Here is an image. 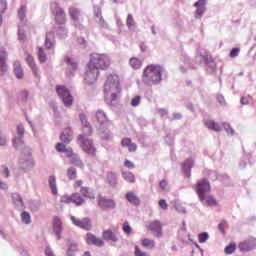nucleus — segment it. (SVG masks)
I'll list each match as a JSON object with an SVG mask.
<instances>
[{"label": "nucleus", "mask_w": 256, "mask_h": 256, "mask_svg": "<svg viewBox=\"0 0 256 256\" xmlns=\"http://www.w3.org/2000/svg\"><path fill=\"white\" fill-rule=\"evenodd\" d=\"M109 67H111V57H109V55L98 53L92 54L85 74L86 83H88V85L95 83L97 77H99V69L107 71Z\"/></svg>", "instance_id": "f257e3e1"}, {"label": "nucleus", "mask_w": 256, "mask_h": 256, "mask_svg": "<svg viewBox=\"0 0 256 256\" xmlns=\"http://www.w3.org/2000/svg\"><path fill=\"white\" fill-rule=\"evenodd\" d=\"M104 95L107 101L113 103L115 99L121 95V79L117 74H110L107 76L104 84Z\"/></svg>", "instance_id": "f03ea898"}, {"label": "nucleus", "mask_w": 256, "mask_h": 256, "mask_svg": "<svg viewBox=\"0 0 256 256\" xmlns=\"http://www.w3.org/2000/svg\"><path fill=\"white\" fill-rule=\"evenodd\" d=\"M161 66L148 65L142 75V81L145 85H151L152 83H159L161 81Z\"/></svg>", "instance_id": "7ed1b4c3"}, {"label": "nucleus", "mask_w": 256, "mask_h": 256, "mask_svg": "<svg viewBox=\"0 0 256 256\" xmlns=\"http://www.w3.org/2000/svg\"><path fill=\"white\" fill-rule=\"evenodd\" d=\"M94 120L99 124L102 139H111V130H109V118H107V114L98 110L94 115Z\"/></svg>", "instance_id": "20e7f679"}, {"label": "nucleus", "mask_w": 256, "mask_h": 256, "mask_svg": "<svg viewBox=\"0 0 256 256\" xmlns=\"http://www.w3.org/2000/svg\"><path fill=\"white\" fill-rule=\"evenodd\" d=\"M90 135L80 134L78 141L81 144V148L84 153H87L89 157H97V148L93 145V140L87 138Z\"/></svg>", "instance_id": "39448f33"}, {"label": "nucleus", "mask_w": 256, "mask_h": 256, "mask_svg": "<svg viewBox=\"0 0 256 256\" xmlns=\"http://www.w3.org/2000/svg\"><path fill=\"white\" fill-rule=\"evenodd\" d=\"M50 11L54 17L56 25H65L67 23V14L65 9H63L57 2L50 4Z\"/></svg>", "instance_id": "423d86ee"}, {"label": "nucleus", "mask_w": 256, "mask_h": 256, "mask_svg": "<svg viewBox=\"0 0 256 256\" xmlns=\"http://www.w3.org/2000/svg\"><path fill=\"white\" fill-rule=\"evenodd\" d=\"M56 93L62 100L65 107H71L73 105V96L71 95V91L67 89V87L63 85H57L56 86Z\"/></svg>", "instance_id": "0eeeda50"}, {"label": "nucleus", "mask_w": 256, "mask_h": 256, "mask_svg": "<svg viewBox=\"0 0 256 256\" xmlns=\"http://www.w3.org/2000/svg\"><path fill=\"white\" fill-rule=\"evenodd\" d=\"M60 203L62 205H69V203H73L76 207H81V205H85V200L80 193H73L72 195H64L60 199Z\"/></svg>", "instance_id": "6e6552de"}, {"label": "nucleus", "mask_w": 256, "mask_h": 256, "mask_svg": "<svg viewBox=\"0 0 256 256\" xmlns=\"http://www.w3.org/2000/svg\"><path fill=\"white\" fill-rule=\"evenodd\" d=\"M195 191L199 199H203L207 193H211V184L209 183V180H199L195 185Z\"/></svg>", "instance_id": "1a4fd4ad"}, {"label": "nucleus", "mask_w": 256, "mask_h": 256, "mask_svg": "<svg viewBox=\"0 0 256 256\" xmlns=\"http://www.w3.org/2000/svg\"><path fill=\"white\" fill-rule=\"evenodd\" d=\"M71 221L76 227H80V229H84L85 231H91L93 229V225L91 224V219L89 218H76L75 216H71Z\"/></svg>", "instance_id": "9d476101"}, {"label": "nucleus", "mask_w": 256, "mask_h": 256, "mask_svg": "<svg viewBox=\"0 0 256 256\" xmlns=\"http://www.w3.org/2000/svg\"><path fill=\"white\" fill-rule=\"evenodd\" d=\"M256 246V238H248L238 244V249L242 253H247L249 251H253V248Z\"/></svg>", "instance_id": "9b49d317"}, {"label": "nucleus", "mask_w": 256, "mask_h": 256, "mask_svg": "<svg viewBox=\"0 0 256 256\" xmlns=\"http://www.w3.org/2000/svg\"><path fill=\"white\" fill-rule=\"evenodd\" d=\"M98 205L103 211H109V209H115V201L105 196H98Z\"/></svg>", "instance_id": "f8f14e48"}, {"label": "nucleus", "mask_w": 256, "mask_h": 256, "mask_svg": "<svg viewBox=\"0 0 256 256\" xmlns=\"http://www.w3.org/2000/svg\"><path fill=\"white\" fill-rule=\"evenodd\" d=\"M86 243H88V245H95V247H103L105 245V241H103V239L98 238L92 233L86 234Z\"/></svg>", "instance_id": "ddd939ff"}, {"label": "nucleus", "mask_w": 256, "mask_h": 256, "mask_svg": "<svg viewBox=\"0 0 256 256\" xmlns=\"http://www.w3.org/2000/svg\"><path fill=\"white\" fill-rule=\"evenodd\" d=\"M26 63L30 67L34 77H39V67L35 62V58L31 54H27L26 56Z\"/></svg>", "instance_id": "4468645a"}, {"label": "nucleus", "mask_w": 256, "mask_h": 256, "mask_svg": "<svg viewBox=\"0 0 256 256\" xmlns=\"http://www.w3.org/2000/svg\"><path fill=\"white\" fill-rule=\"evenodd\" d=\"M7 71V51L4 47H0V75Z\"/></svg>", "instance_id": "2eb2a0df"}, {"label": "nucleus", "mask_w": 256, "mask_h": 256, "mask_svg": "<svg viewBox=\"0 0 256 256\" xmlns=\"http://www.w3.org/2000/svg\"><path fill=\"white\" fill-rule=\"evenodd\" d=\"M147 229L152 231V233H156V237H161V235H162L163 227L161 225V222L158 220H154V221L150 222L147 225Z\"/></svg>", "instance_id": "dca6fc26"}, {"label": "nucleus", "mask_w": 256, "mask_h": 256, "mask_svg": "<svg viewBox=\"0 0 256 256\" xmlns=\"http://www.w3.org/2000/svg\"><path fill=\"white\" fill-rule=\"evenodd\" d=\"M203 205L206 207H217L219 205V201H217V198L213 195H205L203 196V199H199Z\"/></svg>", "instance_id": "f3484780"}, {"label": "nucleus", "mask_w": 256, "mask_h": 256, "mask_svg": "<svg viewBox=\"0 0 256 256\" xmlns=\"http://www.w3.org/2000/svg\"><path fill=\"white\" fill-rule=\"evenodd\" d=\"M60 141L65 143V145H69L73 141V130L71 128H65L60 135Z\"/></svg>", "instance_id": "a211bd4d"}, {"label": "nucleus", "mask_w": 256, "mask_h": 256, "mask_svg": "<svg viewBox=\"0 0 256 256\" xmlns=\"http://www.w3.org/2000/svg\"><path fill=\"white\" fill-rule=\"evenodd\" d=\"M80 121L83 125V135H92L93 128L91 127V124L87 121V115L80 114Z\"/></svg>", "instance_id": "6ab92c4d"}, {"label": "nucleus", "mask_w": 256, "mask_h": 256, "mask_svg": "<svg viewBox=\"0 0 256 256\" xmlns=\"http://www.w3.org/2000/svg\"><path fill=\"white\" fill-rule=\"evenodd\" d=\"M206 3L207 0H199L194 4V7H197V10L195 12L196 19H201L203 17V14L205 13Z\"/></svg>", "instance_id": "aec40b11"}, {"label": "nucleus", "mask_w": 256, "mask_h": 256, "mask_svg": "<svg viewBox=\"0 0 256 256\" xmlns=\"http://www.w3.org/2000/svg\"><path fill=\"white\" fill-rule=\"evenodd\" d=\"M102 238L104 241H111L112 243H117V241H119L117 234H115L111 229L104 230L102 232Z\"/></svg>", "instance_id": "412c9836"}, {"label": "nucleus", "mask_w": 256, "mask_h": 256, "mask_svg": "<svg viewBox=\"0 0 256 256\" xmlns=\"http://www.w3.org/2000/svg\"><path fill=\"white\" fill-rule=\"evenodd\" d=\"M121 145L122 147H127L129 153H135V151H137V144L133 143L131 138H123Z\"/></svg>", "instance_id": "4be33fe9"}, {"label": "nucleus", "mask_w": 256, "mask_h": 256, "mask_svg": "<svg viewBox=\"0 0 256 256\" xmlns=\"http://www.w3.org/2000/svg\"><path fill=\"white\" fill-rule=\"evenodd\" d=\"M53 229L58 239H61V231L63 230V223L61 222V219L57 217L53 219Z\"/></svg>", "instance_id": "5701e85b"}, {"label": "nucleus", "mask_w": 256, "mask_h": 256, "mask_svg": "<svg viewBox=\"0 0 256 256\" xmlns=\"http://www.w3.org/2000/svg\"><path fill=\"white\" fill-rule=\"evenodd\" d=\"M126 199L131 203V205H134L135 207L141 205V199H139V196L133 192L126 193Z\"/></svg>", "instance_id": "b1692460"}, {"label": "nucleus", "mask_w": 256, "mask_h": 256, "mask_svg": "<svg viewBox=\"0 0 256 256\" xmlns=\"http://www.w3.org/2000/svg\"><path fill=\"white\" fill-rule=\"evenodd\" d=\"M80 193L82 197H85L86 199H95V191L92 188L87 186L81 187Z\"/></svg>", "instance_id": "393cba45"}, {"label": "nucleus", "mask_w": 256, "mask_h": 256, "mask_svg": "<svg viewBox=\"0 0 256 256\" xmlns=\"http://www.w3.org/2000/svg\"><path fill=\"white\" fill-rule=\"evenodd\" d=\"M129 65L134 71H137L143 67V61L138 57H132L129 59Z\"/></svg>", "instance_id": "a878e982"}, {"label": "nucleus", "mask_w": 256, "mask_h": 256, "mask_svg": "<svg viewBox=\"0 0 256 256\" xmlns=\"http://www.w3.org/2000/svg\"><path fill=\"white\" fill-rule=\"evenodd\" d=\"M204 125L205 127H207V129H210L211 131H216V132L221 131V125H219V123L213 120H205Z\"/></svg>", "instance_id": "bb28decb"}, {"label": "nucleus", "mask_w": 256, "mask_h": 256, "mask_svg": "<svg viewBox=\"0 0 256 256\" xmlns=\"http://www.w3.org/2000/svg\"><path fill=\"white\" fill-rule=\"evenodd\" d=\"M68 13H69L70 19H72V21H79V17H81V10H79L76 7L71 6L68 9Z\"/></svg>", "instance_id": "cd10ccee"}, {"label": "nucleus", "mask_w": 256, "mask_h": 256, "mask_svg": "<svg viewBox=\"0 0 256 256\" xmlns=\"http://www.w3.org/2000/svg\"><path fill=\"white\" fill-rule=\"evenodd\" d=\"M14 73L17 79H23L24 73H23V67H21V62L19 61L14 62Z\"/></svg>", "instance_id": "c85d7f7f"}, {"label": "nucleus", "mask_w": 256, "mask_h": 256, "mask_svg": "<svg viewBox=\"0 0 256 256\" xmlns=\"http://www.w3.org/2000/svg\"><path fill=\"white\" fill-rule=\"evenodd\" d=\"M48 183L53 195H57V178H55V176H50Z\"/></svg>", "instance_id": "c756f323"}, {"label": "nucleus", "mask_w": 256, "mask_h": 256, "mask_svg": "<svg viewBox=\"0 0 256 256\" xmlns=\"http://www.w3.org/2000/svg\"><path fill=\"white\" fill-rule=\"evenodd\" d=\"M106 179H107L108 183L110 185H112L113 187H115L117 185V174H115L114 172H108Z\"/></svg>", "instance_id": "7c9ffc66"}, {"label": "nucleus", "mask_w": 256, "mask_h": 256, "mask_svg": "<svg viewBox=\"0 0 256 256\" xmlns=\"http://www.w3.org/2000/svg\"><path fill=\"white\" fill-rule=\"evenodd\" d=\"M25 17H27V5H21L18 8V18L20 21H25Z\"/></svg>", "instance_id": "2f4dec72"}, {"label": "nucleus", "mask_w": 256, "mask_h": 256, "mask_svg": "<svg viewBox=\"0 0 256 256\" xmlns=\"http://www.w3.org/2000/svg\"><path fill=\"white\" fill-rule=\"evenodd\" d=\"M237 250V244L235 242H231L228 246L224 248V253L226 255H233Z\"/></svg>", "instance_id": "473e14b6"}, {"label": "nucleus", "mask_w": 256, "mask_h": 256, "mask_svg": "<svg viewBox=\"0 0 256 256\" xmlns=\"http://www.w3.org/2000/svg\"><path fill=\"white\" fill-rule=\"evenodd\" d=\"M71 165H75L76 167H80V169H83L85 165L83 164V161H81V158H79L77 155H74L70 158Z\"/></svg>", "instance_id": "72a5a7b5"}, {"label": "nucleus", "mask_w": 256, "mask_h": 256, "mask_svg": "<svg viewBox=\"0 0 256 256\" xmlns=\"http://www.w3.org/2000/svg\"><path fill=\"white\" fill-rule=\"evenodd\" d=\"M122 177L127 183H135V174L133 172H122Z\"/></svg>", "instance_id": "f704fd0d"}, {"label": "nucleus", "mask_w": 256, "mask_h": 256, "mask_svg": "<svg viewBox=\"0 0 256 256\" xmlns=\"http://www.w3.org/2000/svg\"><path fill=\"white\" fill-rule=\"evenodd\" d=\"M37 55L40 63H45V61H47V55L45 54V49H43V47H38Z\"/></svg>", "instance_id": "c9c22d12"}, {"label": "nucleus", "mask_w": 256, "mask_h": 256, "mask_svg": "<svg viewBox=\"0 0 256 256\" xmlns=\"http://www.w3.org/2000/svg\"><path fill=\"white\" fill-rule=\"evenodd\" d=\"M142 247H146L147 249H154L155 240L144 238L142 239Z\"/></svg>", "instance_id": "e433bc0d"}, {"label": "nucleus", "mask_w": 256, "mask_h": 256, "mask_svg": "<svg viewBox=\"0 0 256 256\" xmlns=\"http://www.w3.org/2000/svg\"><path fill=\"white\" fill-rule=\"evenodd\" d=\"M67 177L70 179V181L77 179V169H75V167L68 168Z\"/></svg>", "instance_id": "4c0bfd02"}, {"label": "nucleus", "mask_w": 256, "mask_h": 256, "mask_svg": "<svg viewBox=\"0 0 256 256\" xmlns=\"http://www.w3.org/2000/svg\"><path fill=\"white\" fill-rule=\"evenodd\" d=\"M65 63H67L68 67H71V69H73V71H75V69H77V62H75V60L69 56H66L64 58Z\"/></svg>", "instance_id": "58836bf2"}, {"label": "nucleus", "mask_w": 256, "mask_h": 256, "mask_svg": "<svg viewBox=\"0 0 256 256\" xmlns=\"http://www.w3.org/2000/svg\"><path fill=\"white\" fill-rule=\"evenodd\" d=\"M12 200L15 205H19L20 207H23V198L18 193L12 194Z\"/></svg>", "instance_id": "ea45409f"}, {"label": "nucleus", "mask_w": 256, "mask_h": 256, "mask_svg": "<svg viewBox=\"0 0 256 256\" xmlns=\"http://www.w3.org/2000/svg\"><path fill=\"white\" fill-rule=\"evenodd\" d=\"M122 231L125 235H131V233H133V227L126 221L122 225Z\"/></svg>", "instance_id": "a19ab883"}, {"label": "nucleus", "mask_w": 256, "mask_h": 256, "mask_svg": "<svg viewBox=\"0 0 256 256\" xmlns=\"http://www.w3.org/2000/svg\"><path fill=\"white\" fill-rule=\"evenodd\" d=\"M195 165V162L192 158H188L185 163L182 164L183 169H193V166Z\"/></svg>", "instance_id": "79ce46f5"}, {"label": "nucleus", "mask_w": 256, "mask_h": 256, "mask_svg": "<svg viewBox=\"0 0 256 256\" xmlns=\"http://www.w3.org/2000/svg\"><path fill=\"white\" fill-rule=\"evenodd\" d=\"M17 135H19L20 137L19 142L23 143L22 139H23V136L25 135V127H23L21 124L17 126Z\"/></svg>", "instance_id": "37998d69"}, {"label": "nucleus", "mask_w": 256, "mask_h": 256, "mask_svg": "<svg viewBox=\"0 0 256 256\" xmlns=\"http://www.w3.org/2000/svg\"><path fill=\"white\" fill-rule=\"evenodd\" d=\"M126 25L129 29H133V27H135V20L133 19V15L128 14Z\"/></svg>", "instance_id": "c03bdc74"}, {"label": "nucleus", "mask_w": 256, "mask_h": 256, "mask_svg": "<svg viewBox=\"0 0 256 256\" xmlns=\"http://www.w3.org/2000/svg\"><path fill=\"white\" fill-rule=\"evenodd\" d=\"M21 219L26 225H29V223H31V215L28 212H23L21 214Z\"/></svg>", "instance_id": "a18cd8bd"}, {"label": "nucleus", "mask_w": 256, "mask_h": 256, "mask_svg": "<svg viewBox=\"0 0 256 256\" xmlns=\"http://www.w3.org/2000/svg\"><path fill=\"white\" fill-rule=\"evenodd\" d=\"M55 149L58 153H64V151L67 149V146L64 142H59L55 145Z\"/></svg>", "instance_id": "49530a36"}, {"label": "nucleus", "mask_w": 256, "mask_h": 256, "mask_svg": "<svg viewBox=\"0 0 256 256\" xmlns=\"http://www.w3.org/2000/svg\"><path fill=\"white\" fill-rule=\"evenodd\" d=\"M208 239H209V234L207 232L200 233L198 235L199 243H206Z\"/></svg>", "instance_id": "de8ad7c7"}, {"label": "nucleus", "mask_w": 256, "mask_h": 256, "mask_svg": "<svg viewBox=\"0 0 256 256\" xmlns=\"http://www.w3.org/2000/svg\"><path fill=\"white\" fill-rule=\"evenodd\" d=\"M141 105V96H134L131 99V106L132 107H139Z\"/></svg>", "instance_id": "09e8293b"}, {"label": "nucleus", "mask_w": 256, "mask_h": 256, "mask_svg": "<svg viewBox=\"0 0 256 256\" xmlns=\"http://www.w3.org/2000/svg\"><path fill=\"white\" fill-rule=\"evenodd\" d=\"M222 127L225 129L226 133H228L229 135L235 134V130H233V128H231V125H229L227 123H223Z\"/></svg>", "instance_id": "8fccbe9b"}, {"label": "nucleus", "mask_w": 256, "mask_h": 256, "mask_svg": "<svg viewBox=\"0 0 256 256\" xmlns=\"http://www.w3.org/2000/svg\"><path fill=\"white\" fill-rule=\"evenodd\" d=\"M134 255L135 256H149V254H147V252L142 251V249L139 248V246H135Z\"/></svg>", "instance_id": "3c124183"}, {"label": "nucleus", "mask_w": 256, "mask_h": 256, "mask_svg": "<svg viewBox=\"0 0 256 256\" xmlns=\"http://www.w3.org/2000/svg\"><path fill=\"white\" fill-rule=\"evenodd\" d=\"M63 153H65V155H66V157H68V159H71V157H75V152H73V148H71V147L66 148Z\"/></svg>", "instance_id": "603ef678"}, {"label": "nucleus", "mask_w": 256, "mask_h": 256, "mask_svg": "<svg viewBox=\"0 0 256 256\" xmlns=\"http://www.w3.org/2000/svg\"><path fill=\"white\" fill-rule=\"evenodd\" d=\"M18 39L19 41H25L27 39V36L25 35V30H18Z\"/></svg>", "instance_id": "864d4df0"}, {"label": "nucleus", "mask_w": 256, "mask_h": 256, "mask_svg": "<svg viewBox=\"0 0 256 256\" xmlns=\"http://www.w3.org/2000/svg\"><path fill=\"white\" fill-rule=\"evenodd\" d=\"M241 50L239 48H233L231 51H230V57L232 59H234V57H239V52Z\"/></svg>", "instance_id": "5fc2aeb1"}, {"label": "nucleus", "mask_w": 256, "mask_h": 256, "mask_svg": "<svg viewBox=\"0 0 256 256\" xmlns=\"http://www.w3.org/2000/svg\"><path fill=\"white\" fill-rule=\"evenodd\" d=\"M45 47L46 49H51L53 47V42L49 39V34H46V39H45Z\"/></svg>", "instance_id": "6e6d98bb"}, {"label": "nucleus", "mask_w": 256, "mask_h": 256, "mask_svg": "<svg viewBox=\"0 0 256 256\" xmlns=\"http://www.w3.org/2000/svg\"><path fill=\"white\" fill-rule=\"evenodd\" d=\"M124 167H126L127 169H135V164L130 160H125Z\"/></svg>", "instance_id": "4d7b16f0"}, {"label": "nucleus", "mask_w": 256, "mask_h": 256, "mask_svg": "<svg viewBox=\"0 0 256 256\" xmlns=\"http://www.w3.org/2000/svg\"><path fill=\"white\" fill-rule=\"evenodd\" d=\"M159 207H161V209H163L164 211H166V209H168L169 205L167 204V201H165L164 199L160 200L158 203Z\"/></svg>", "instance_id": "13d9d810"}, {"label": "nucleus", "mask_w": 256, "mask_h": 256, "mask_svg": "<svg viewBox=\"0 0 256 256\" xmlns=\"http://www.w3.org/2000/svg\"><path fill=\"white\" fill-rule=\"evenodd\" d=\"M7 9V2L5 0H0V13H4Z\"/></svg>", "instance_id": "bf43d9fd"}, {"label": "nucleus", "mask_w": 256, "mask_h": 256, "mask_svg": "<svg viewBox=\"0 0 256 256\" xmlns=\"http://www.w3.org/2000/svg\"><path fill=\"white\" fill-rule=\"evenodd\" d=\"M77 42L78 45H81L82 47H87V40H85V38L80 37L78 38Z\"/></svg>", "instance_id": "052dcab7"}, {"label": "nucleus", "mask_w": 256, "mask_h": 256, "mask_svg": "<svg viewBox=\"0 0 256 256\" xmlns=\"http://www.w3.org/2000/svg\"><path fill=\"white\" fill-rule=\"evenodd\" d=\"M74 189H79V187H83V180H77L73 184Z\"/></svg>", "instance_id": "680f3d73"}, {"label": "nucleus", "mask_w": 256, "mask_h": 256, "mask_svg": "<svg viewBox=\"0 0 256 256\" xmlns=\"http://www.w3.org/2000/svg\"><path fill=\"white\" fill-rule=\"evenodd\" d=\"M159 187H160V189H162V191H165L167 189V181L166 180H162L159 183Z\"/></svg>", "instance_id": "e2e57ef3"}, {"label": "nucleus", "mask_w": 256, "mask_h": 256, "mask_svg": "<svg viewBox=\"0 0 256 256\" xmlns=\"http://www.w3.org/2000/svg\"><path fill=\"white\" fill-rule=\"evenodd\" d=\"M2 175H5V177H9V168L6 166H2Z\"/></svg>", "instance_id": "0e129e2a"}, {"label": "nucleus", "mask_w": 256, "mask_h": 256, "mask_svg": "<svg viewBox=\"0 0 256 256\" xmlns=\"http://www.w3.org/2000/svg\"><path fill=\"white\" fill-rule=\"evenodd\" d=\"M240 103H241V105H249V98H247V97H242V98L240 99Z\"/></svg>", "instance_id": "69168bd1"}, {"label": "nucleus", "mask_w": 256, "mask_h": 256, "mask_svg": "<svg viewBox=\"0 0 256 256\" xmlns=\"http://www.w3.org/2000/svg\"><path fill=\"white\" fill-rule=\"evenodd\" d=\"M20 95H21V99L25 100L27 99V97H29V92H27L26 90H23L21 91Z\"/></svg>", "instance_id": "338daca9"}, {"label": "nucleus", "mask_w": 256, "mask_h": 256, "mask_svg": "<svg viewBox=\"0 0 256 256\" xmlns=\"http://www.w3.org/2000/svg\"><path fill=\"white\" fill-rule=\"evenodd\" d=\"M218 229H219V231L222 232V235H225V223H220L218 225Z\"/></svg>", "instance_id": "774afa93"}]
</instances>
